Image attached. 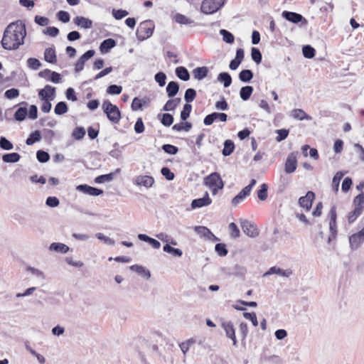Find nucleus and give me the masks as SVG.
<instances>
[{
  "label": "nucleus",
  "instance_id": "f257e3e1",
  "mask_svg": "<svg viewBox=\"0 0 364 364\" xmlns=\"http://www.w3.org/2000/svg\"><path fill=\"white\" fill-rule=\"evenodd\" d=\"M26 36V24L21 20L9 23L6 28L1 45L6 50H16L24 43Z\"/></svg>",
  "mask_w": 364,
  "mask_h": 364
},
{
  "label": "nucleus",
  "instance_id": "f03ea898",
  "mask_svg": "<svg viewBox=\"0 0 364 364\" xmlns=\"http://www.w3.org/2000/svg\"><path fill=\"white\" fill-rule=\"evenodd\" d=\"M102 109L107 115V119L114 124L119 122L121 119V112L119 108L113 105L109 100H106L103 102Z\"/></svg>",
  "mask_w": 364,
  "mask_h": 364
},
{
  "label": "nucleus",
  "instance_id": "7ed1b4c3",
  "mask_svg": "<svg viewBox=\"0 0 364 364\" xmlns=\"http://www.w3.org/2000/svg\"><path fill=\"white\" fill-rule=\"evenodd\" d=\"M154 23L152 21H144L139 25L136 36L139 41H143L151 37L154 30Z\"/></svg>",
  "mask_w": 364,
  "mask_h": 364
},
{
  "label": "nucleus",
  "instance_id": "20e7f679",
  "mask_svg": "<svg viewBox=\"0 0 364 364\" xmlns=\"http://www.w3.org/2000/svg\"><path fill=\"white\" fill-rule=\"evenodd\" d=\"M224 3L225 0H204L201 4V11L207 14H213L220 9Z\"/></svg>",
  "mask_w": 364,
  "mask_h": 364
},
{
  "label": "nucleus",
  "instance_id": "39448f33",
  "mask_svg": "<svg viewBox=\"0 0 364 364\" xmlns=\"http://www.w3.org/2000/svg\"><path fill=\"white\" fill-rule=\"evenodd\" d=\"M297 154L298 152L290 153L285 161L284 171L287 173L294 172L297 167Z\"/></svg>",
  "mask_w": 364,
  "mask_h": 364
},
{
  "label": "nucleus",
  "instance_id": "423d86ee",
  "mask_svg": "<svg viewBox=\"0 0 364 364\" xmlns=\"http://www.w3.org/2000/svg\"><path fill=\"white\" fill-rule=\"evenodd\" d=\"M38 76L53 83H60L61 81L60 74L55 71H51L49 69H45L40 71L38 73Z\"/></svg>",
  "mask_w": 364,
  "mask_h": 364
},
{
  "label": "nucleus",
  "instance_id": "0eeeda50",
  "mask_svg": "<svg viewBox=\"0 0 364 364\" xmlns=\"http://www.w3.org/2000/svg\"><path fill=\"white\" fill-rule=\"evenodd\" d=\"M205 184L209 188H213L218 186L219 188H223V182L220 176L217 172L212 173L205 178Z\"/></svg>",
  "mask_w": 364,
  "mask_h": 364
},
{
  "label": "nucleus",
  "instance_id": "6e6552de",
  "mask_svg": "<svg viewBox=\"0 0 364 364\" xmlns=\"http://www.w3.org/2000/svg\"><path fill=\"white\" fill-rule=\"evenodd\" d=\"M216 120L225 122L228 120V115L223 112H212L205 117L203 123L206 126H210Z\"/></svg>",
  "mask_w": 364,
  "mask_h": 364
},
{
  "label": "nucleus",
  "instance_id": "1a4fd4ad",
  "mask_svg": "<svg viewBox=\"0 0 364 364\" xmlns=\"http://www.w3.org/2000/svg\"><path fill=\"white\" fill-rule=\"evenodd\" d=\"M241 227L245 234L249 237H255L259 235L256 225L247 220H244L241 222Z\"/></svg>",
  "mask_w": 364,
  "mask_h": 364
},
{
  "label": "nucleus",
  "instance_id": "9d476101",
  "mask_svg": "<svg viewBox=\"0 0 364 364\" xmlns=\"http://www.w3.org/2000/svg\"><path fill=\"white\" fill-rule=\"evenodd\" d=\"M134 183L136 186H144L146 188L152 187L154 183V178L146 175H139L134 179Z\"/></svg>",
  "mask_w": 364,
  "mask_h": 364
},
{
  "label": "nucleus",
  "instance_id": "9b49d317",
  "mask_svg": "<svg viewBox=\"0 0 364 364\" xmlns=\"http://www.w3.org/2000/svg\"><path fill=\"white\" fill-rule=\"evenodd\" d=\"M95 52L94 50L86 51L76 62L75 65V70L77 73L82 71L84 68L85 63L87 60L92 58Z\"/></svg>",
  "mask_w": 364,
  "mask_h": 364
},
{
  "label": "nucleus",
  "instance_id": "f8f14e48",
  "mask_svg": "<svg viewBox=\"0 0 364 364\" xmlns=\"http://www.w3.org/2000/svg\"><path fill=\"white\" fill-rule=\"evenodd\" d=\"M55 87L47 85L39 91L38 96L42 100H53L55 95Z\"/></svg>",
  "mask_w": 364,
  "mask_h": 364
},
{
  "label": "nucleus",
  "instance_id": "ddd939ff",
  "mask_svg": "<svg viewBox=\"0 0 364 364\" xmlns=\"http://www.w3.org/2000/svg\"><path fill=\"white\" fill-rule=\"evenodd\" d=\"M76 189L83 193L97 196L103 193V191L97 188L92 187L87 184H81L76 187Z\"/></svg>",
  "mask_w": 364,
  "mask_h": 364
},
{
  "label": "nucleus",
  "instance_id": "4468645a",
  "mask_svg": "<svg viewBox=\"0 0 364 364\" xmlns=\"http://www.w3.org/2000/svg\"><path fill=\"white\" fill-rule=\"evenodd\" d=\"M315 198V194L312 191H308L304 196H301L299 199V203L301 207L306 208V210H309L311 208L313 200Z\"/></svg>",
  "mask_w": 364,
  "mask_h": 364
},
{
  "label": "nucleus",
  "instance_id": "2eb2a0df",
  "mask_svg": "<svg viewBox=\"0 0 364 364\" xmlns=\"http://www.w3.org/2000/svg\"><path fill=\"white\" fill-rule=\"evenodd\" d=\"M222 327L225 331L226 336L232 341L233 345L237 346V340L233 323L231 321H224Z\"/></svg>",
  "mask_w": 364,
  "mask_h": 364
},
{
  "label": "nucleus",
  "instance_id": "dca6fc26",
  "mask_svg": "<svg viewBox=\"0 0 364 364\" xmlns=\"http://www.w3.org/2000/svg\"><path fill=\"white\" fill-rule=\"evenodd\" d=\"M211 203L212 200L210 198L208 193L206 192L203 198L194 199L192 200L191 208L196 209L204 206H208L210 205Z\"/></svg>",
  "mask_w": 364,
  "mask_h": 364
},
{
  "label": "nucleus",
  "instance_id": "f3484780",
  "mask_svg": "<svg viewBox=\"0 0 364 364\" xmlns=\"http://www.w3.org/2000/svg\"><path fill=\"white\" fill-rule=\"evenodd\" d=\"M364 242V235L359 231L349 237V242L351 249L356 250L360 245Z\"/></svg>",
  "mask_w": 364,
  "mask_h": 364
},
{
  "label": "nucleus",
  "instance_id": "a211bd4d",
  "mask_svg": "<svg viewBox=\"0 0 364 364\" xmlns=\"http://www.w3.org/2000/svg\"><path fill=\"white\" fill-rule=\"evenodd\" d=\"M273 274H277L285 277H289L292 274V270L290 269H282L280 267H277L276 266L271 267L266 273H264V276L270 275Z\"/></svg>",
  "mask_w": 364,
  "mask_h": 364
},
{
  "label": "nucleus",
  "instance_id": "6ab92c4d",
  "mask_svg": "<svg viewBox=\"0 0 364 364\" xmlns=\"http://www.w3.org/2000/svg\"><path fill=\"white\" fill-rule=\"evenodd\" d=\"M329 215L331 217V220L329 222V229L331 231V233L332 234V236L333 237H336L337 230H336V207L333 206L331 208Z\"/></svg>",
  "mask_w": 364,
  "mask_h": 364
},
{
  "label": "nucleus",
  "instance_id": "aec40b11",
  "mask_svg": "<svg viewBox=\"0 0 364 364\" xmlns=\"http://www.w3.org/2000/svg\"><path fill=\"white\" fill-rule=\"evenodd\" d=\"M282 15L286 20L294 23H298L304 19L301 14L291 11H284Z\"/></svg>",
  "mask_w": 364,
  "mask_h": 364
},
{
  "label": "nucleus",
  "instance_id": "412c9836",
  "mask_svg": "<svg viewBox=\"0 0 364 364\" xmlns=\"http://www.w3.org/2000/svg\"><path fill=\"white\" fill-rule=\"evenodd\" d=\"M116 46V41L112 38H107L104 40L100 46V50L102 53H106L109 51L110 49Z\"/></svg>",
  "mask_w": 364,
  "mask_h": 364
},
{
  "label": "nucleus",
  "instance_id": "4be33fe9",
  "mask_svg": "<svg viewBox=\"0 0 364 364\" xmlns=\"http://www.w3.org/2000/svg\"><path fill=\"white\" fill-rule=\"evenodd\" d=\"M74 23L81 28H90L92 26V21L83 16H77L73 20Z\"/></svg>",
  "mask_w": 364,
  "mask_h": 364
},
{
  "label": "nucleus",
  "instance_id": "5701e85b",
  "mask_svg": "<svg viewBox=\"0 0 364 364\" xmlns=\"http://www.w3.org/2000/svg\"><path fill=\"white\" fill-rule=\"evenodd\" d=\"M137 237L141 241L148 242L154 249H159L161 247V243L158 240H156L145 234H141V233L139 234Z\"/></svg>",
  "mask_w": 364,
  "mask_h": 364
},
{
  "label": "nucleus",
  "instance_id": "b1692460",
  "mask_svg": "<svg viewBox=\"0 0 364 364\" xmlns=\"http://www.w3.org/2000/svg\"><path fill=\"white\" fill-rule=\"evenodd\" d=\"M166 93L168 97H173L179 91V84L175 81H171L166 87Z\"/></svg>",
  "mask_w": 364,
  "mask_h": 364
},
{
  "label": "nucleus",
  "instance_id": "393cba45",
  "mask_svg": "<svg viewBox=\"0 0 364 364\" xmlns=\"http://www.w3.org/2000/svg\"><path fill=\"white\" fill-rule=\"evenodd\" d=\"M291 116L298 120H311L312 117L307 114L303 109H294L291 111Z\"/></svg>",
  "mask_w": 364,
  "mask_h": 364
},
{
  "label": "nucleus",
  "instance_id": "a878e982",
  "mask_svg": "<svg viewBox=\"0 0 364 364\" xmlns=\"http://www.w3.org/2000/svg\"><path fill=\"white\" fill-rule=\"evenodd\" d=\"M192 73L194 78L201 80L208 75V69L205 66L198 67L193 70Z\"/></svg>",
  "mask_w": 364,
  "mask_h": 364
},
{
  "label": "nucleus",
  "instance_id": "bb28decb",
  "mask_svg": "<svg viewBox=\"0 0 364 364\" xmlns=\"http://www.w3.org/2000/svg\"><path fill=\"white\" fill-rule=\"evenodd\" d=\"M250 193L247 191V188H243L237 195H236L232 200V204L233 205H237L242 201H243Z\"/></svg>",
  "mask_w": 364,
  "mask_h": 364
},
{
  "label": "nucleus",
  "instance_id": "cd10ccee",
  "mask_svg": "<svg viewBox=\"0 0 364 364\" xmlns=\"http://www.w3.org/2000/svg\"><path fill=\"white\" fill-rule=\"evenodd\" d=\"M194 230L200 237L207 240L209 237H213V233L205 226H196Z\"/></svg>",
  "mask_w": 364,
  "mask_h": 364
},
{
  "label": "nucleus",
  "instance_id": "c85d7f7f",
  "mask_svg": "<svg viewBox=\"0 0 364 364\" xmlns=\"http://www.w3.org/2000/svg\"><path fill=\"white\" fill-rule=\"evenodd\" d=\"M44 60L50 63H55L56 62V54L54 48H46L44 52Z\"/></svg>",
  "mask_w": 364,
  "mask_h": 364
},
{
  "label": "nucleus",
  "instance_id": "c756f323",
  "mask_svg": "<svg viewBox=\"0 0 364 364\" xmlns=\"http://www.w3.org/2000/svg\"><path fill=\"white\" fill-rule=\"evenodd\" d=\"M175 73L176 76L183 81H188L190 79V74L185 67L180 66L176 68Z\"/></svg>",
  "mask_w": 364,
  "mask_h": 364
},
{
  "label": "nucleus",
  "instance_id": "7c9ffc66",
  "mask_svg": "<svg viewBox=\"0 0 364 364\" xmlns=\"http://www.w3.org/2000/svg\"><path fill=\"white\" fill-rule=\"evenodd\" d=\"M253 90L254 89L252 86L247 85L242 87L240 90V98L244 101H247V100L250 99V96L253 92Z\"/></svg>",
  "mask_w": 364,
  "mask_h": 364
},
{
  "label": "nucleus",
  "instance_id": "2f4dec72",
  "mask_svg": "<svg viewBox=\"0 0 364 364\" xmlns=\"http://www.w3.org/2000/svg\"><path fill=\"white\" fill-rule=\"evenodd\" d=\"M21 159V156L16 152L5 154L2 156V160L5 163H16Z\"/></svg>",
  "mask_w": 364,
  "mask_h": 364
},
{
  "label": "nucleus",
  "instance_id": "473e14b6",
  "mask_svg": "<svg viewBox=\"0 0 364 364\" xmlns=\"http://www.w3.org/2000/svg\"><path fill=\"white\" fill-rule=\"evenodd\" d=\"M218 80L223 83L225 87H228L232 83V77L228 73L223 72L218 75Z\"/></svg>",
  "mask_w": 364,
  "mask_h": 364
},
{
  "label": "nucleus",
  "instance_id": "72a5a7b5",
  "mask_svg": "<svg viewBox=\"0 0 364 364\" xmlns=\"http://www.w3.org/2000/svg\"><path fill=\"white\" fill-rule=\"evenodd\" d=\"M235 149V144L230 139H227L224 142V147L222 151V154L225 156H230Z\"/></svg>",
  "mask_w": 364,
  "mask_h": 364
},
{
  "label": "nucleus",
  "instance_id": "f704fd0d",
  "mask_svg": "<svg viewBox=\"0 0 364 364\" xmlns=\"http://www.w3.org/2000/svg\"><path fill=\"white\" fill-rule=\"evenodd\" d=\"M130 269L133 271H135L139 274L146 277L147 279L150 278L151 273L149 270L146 269L145 267L138 265V264H134L130 267Z\"/></svg>",
  "mask_w": 364,
  "mask_h": 364
},
{
  "label": "nucleus",
  "instance_id": "c9c22d12",
  "mask_svg": "<svg viewBox=\"0 0 364 364\" xmlns=\"http://www.w3.org/2000/svg\"><path fill=\"white\" fill-rule=\"evenodd\" d=\"M50 250L61 253H66L69 250V247L60 242H53L50 245Z\"/></svg>",
  "mask_w": 364,
  "mask_h": 364
},
{
  "label": "nucleus",
  "instance_id": "e433bc0d",
  "mask_svg": "<svg viewBox=\"0 0 364 364\" xmlns=\"http://www.w3.org/2000/svg\"><path fill=\"white\" fill-rule=\"evenodd\" d=\"M239 79L243 82H248L253 78V73L251 70H242L239 73Z\"/></svg>",
  "mask_w": 364,
  "mask_h": 364
},
{
  "label": "nucleus",
  "instance_id": "4c0bfd02",
  "mask_svg": "<svg viewBox=\"0 0 364 364\" xmlns=\"http://www.w3.org/2000/svg\"><path fill=\"white\" fill-rule=\"evenodd\" d=\"M41 134L40 131L36 130L32 132L26 141V144L28 146L33 145L34 143L41 141Z\"/></svg>",
  "mask_w": 364,
  "mask_h": 364
},
{
  "label": "nucleus",
  "instance_id": "58836bf2",
  "mask_svg": "<svg viewBox=\"0 0 364 364\" xmlns=\"http://www.w3.org/2000/svg\"><path fill=\"white\" fill-rule=\"evenodd\" d=\"M174 20L176 23L183 25H191L192 23H194L193 20L188 18L187 16L181 14H176L174 16Z\"/></svg>",
  "mask_w": 364,
  "mask_h": 364
},
{
  "label": "nucleus",
  "instance_id": "ea45409f",
  "mask_svg": "<svg viewBox=\"0 0 364 364\" xmlns=\"http://www.w3.org/2000/svg\"><path fill=\"white\" fill-rule=\"evenodd\" d=\"M163 250L166 252V253H169L175 257H181L182 255H183V252L181 249H178V248H174L173 247H171L169 244H166L164 247H163Z\"/></svg>",
  "mask_w": 364,
  "mask_h": 364
},
{
  "label": "nucleus",
  "instance_id": "a19ab883",
  "mask_svg": "<svg viewBox=\"0 0 364 364\" xmlns=\"http://www.w3.org/2000/svg\"><path fill=\"white\" fill-rule=\"evenodd\" d=\"M344 173L341 171H338L333 176L332 180V188L333 191L337 193L338 191L340 181L342 179Z\"/></svg>",
  "mask_w": 364,
  "mask_h": 364
},
{
  "label": "nucleus",
  "instance_id": "79ce46f5",
  "mask_svg": "<svg viewBox=\"0 0 364 364\" xmlns=\"http://www.w3.org/2000/svg\"><path fill=\"white\" fill-rule=\"evenodd\" d=\"M68 110L67 104L65 102H59L54 108V112L57 115H62Z\"/></svg>",
  "mask_w": 364,
  "mask_h": 364
},
{
  "label": "nucleus",
  "instance_id": "37998d69",
  "mask_svg": "<svg viewBox=\"0 0 364 364\" xmlns=\"http://www.w3.org/2000/svg\"><path fill=\"white\" fill-rule=\"evenodd\" d=\"M220 34L223 36V41L227 43H232L235 41V37L230 31L225 29H220Z\"/></svg>",
  "mask_w": 364,
  "mask_h": 364
},
{
  "label": "nucleus",
  "instance_id": "c03bdc74",
  "mask_svg": "<svg viewBox=\"0 0 364 364\" xmlns=\"http://www.w3.org/2000/svg\"><path fill=\"white\" fill-rule=\"evenodd\" d=\"M192 127V124L191 123L188 122H181V123H178V124H176L173 126L172 129L173 130H176L177 132H181L182 130H184L186 132H188Z\"/></svg>",
  "mask_w": 364,
  "mask_h": 364
},
{
  "label": "nucleus",
  "instance_id": "a18cd8bd",
  "mask_svg": "<svg viewBox=\"0 0 364 364\" xmlns=\"http://www.w3.org/2000/svg\"><path fill=\"white\" fill-rule=\"evenodd\" d=\"M146 100L144 99H139L138 97H134L132 102V109L133 111H136L139 109H141L144 105H145Z\"/></svg>",
  "mask_w": 364,
  "mask_h": 364
},
{
  "label": "nucleus",
  "instance_id": "49530a36",
  "mask_svg": "<svg viewBox=\"0 0 364 364\" xmlns=\"http://www.w3.org/2000/svg\"><path fill=\"white\" fill-rule=\"evenodd\" d=\"M28 113L26 107H19L14 114V118L16 121H23L25 119Z\"/></svg>",
  "mask_w": 364,
  "mask_h": 364
},
{
  "label": "nucleus",
  "instance_id": "de8ad7c7",
  "mask_svg": "<svg viewBox=\"0 0 364 364\" xmlns=\"http://www.w3.org/2000/svg\"><path fill=\"white\" fill-rule=\"evenodd\" d=\"M114 174L113 173L100 175L95 178L96 183H102L105 182H109L113 180Z\"/></svg>",
  "mask_w": 364,
  "mask_h": 364
},
{
  "label": "nucleus",
  "instance_id": "09e8293b",
  "mask_svg": "<svg viewBox=\"0 0 364 364\" xmlns=\"http://www.w3.org/2000/svg\"><path fill=\"white\" fill-rule=\"evenodd\" d=\"M251 57L252 60L257 64H259L262 61V53L260 50L255 47H253L251 49Z\"/></svg>",
  "mask_w": 364,
  "mask_h": 364
},
{
  "label": "nucleus",
  "instance_id": "8fccbe9b",
  "mask_svg": "<svg viewBox=\"0 0 364 364\" xmlns=\"http://www.w3.org/2000/svg\"><path fill=\"white\" fill-rule=\"evenodd\" d=\"M363 207L355 208L354 210L348 214V222L350 223H353L356 218L362 213Z\"/></svg>",
  "mask_w": 364,
  "mask_h": 364
},
{
  "label": "nucleus",
  "instance_id": "3c124183",
  "mask_svg": "<svg viewBox=\"0 0 364 364\" xmlns=\"http://www.w3.org/2000/svg\"><path fill=\"white\" fill-rule=\"evenodd\" d=\"M196 97V91L193 88H188L186 90L184 99L186 103L189 104L193 102Z\"/></svg>",
  "mask_w": 364,
  "mask_h": 364
},
{
  "label": "nucleus",
  "instance_id": "603ef678",
  "mask_svg": "<svg viewBox=\"0 0 364 364\" xmlns=\"http://www.w3.org/2000/svg\"><path fill=\"white\" fill-rule=\"evenodd\" d=\"M161 124L165 127H170L173 122V117L168 113H165L161 115Z\"/></svg>",
  "mask_w": 364,
  "mask_h": 364
},
{
  "label": "nucleus",
  "instance_id": "864d4df0",
  "mask_svg": "<svg viewBox=\"0 0 364 364\" xmlns=\"http://www.w3.org/2000/svg\"><path fill=\"white\" fill-rule=\"evenodd\" d=\"M303 55L306 58H312L315 55V49L309 45L304 46L302 48Z\"/></svg>",
  "mask_w": 364,
  "mask_h": 364
},
{
  "label": "nucleus",
  "instance_id": "5fc2aeb1",
  "mask_svg": "<svg viewBox=\"0 0 364 364\" xmlns=\"http://www.w3.org/2000/svg\"><path fill=\"white\" fill-rule=\"evenodd\" d=\"M27 65L31 69L36 70L41 66V63L37 58H30L27 60Z\"/></svg>",
  "mask_w": 364,
  "mask_h": 364
},
{
  "label": "nucleus",
  "instance_id": "6e6d98bb",
  "mask_svg": "<svg viewBox=\"0 0 364 364\" xmlns=\"http://www.w3.org/2000/svg\"><path fill=\"white\" fill-rule=\"evenodd\" d=\"M36 158L39 162L46 163L50 159V155L45 151L38 150L36 152Z\"/></svg>",
  "mask_w": 364,
  "mask_h": 364
},
{
  "label": "nucleus",
  "instance_id": "4d7b16f0",
  "mask_svg": "<svg viewBox=\"0 0 364 364\" xmlns=\"http://www.w3.org/2000/svg\"><path fill=\"white\" fill-rule=\"evenodd\" d=\"M0 147L4 150H11L14 148L13 144L9 141L6 137H0Z\"/></svg>",
  "mask_w": 364,
  "mask_h": 364
},
{
  "label": "nucleus",
  "instance_id": "13d9d810",
  "mask_svg": "<svg viewBox=\"0 0 364 364\" xmlns=\"http://www.w3.org/2000/svg\"><path fill=\"white\" fill-rule=\"evenodd\" d=\"M268 186L266 183H263L260 186V189L257 191V197L261 200H264L267 198Z\"/></svg>",
  "mask_w": 364,
  "mask_h": 364
},
{
  "label": "nucleus",
  "instance_id": "bf43d9fd",
  "mask_svg": "<svg viewBox=\"0 0 364 364\" xmlns=\"http://www.w3.org/2000/svg\"><path fill=\"white\" fill-rule=\"evenodd\" d=\"M191 109V105L188 103L184 105L183 110L181 112V118L182 120L185 121L189 117Z\"/></svg>",
  "mask_w": 364,
  "mask_h": 364
},
{
  "label": "nucleus",
  "instance_id": "052dcab7",
  "mask_svg": "<svg viewBox=\"0 0 364 364\" xmlns=\"http://www.w3.org/2000/svg\"><path fill=\"white\" fill-rule=\"evenodd\" d=\"M161 148L164 152H166V154H168L174 155V154H176L178 151V147L176 146H173L172 144H164Z\"/></svg>",
  "mask_w": 364,
  "mask_h": 364
},
{
  "label": "nucleus",
  "instance_id": "680f3d73",
  "mask_svg": "<svg viewBox=\"0 0 364 364\" xmlns=\"http://www.w3.org/2000/svg\"><path fill=\"white\" fill-rule=\"evenodd\" d=\"M85 135V130L83 127H76L72 134L73 138L76 140L82 139Z\"/></svg>",
  "mask_w": 364,
  "mask_h": 364
},
{
  "label": "nucleus",
  "instance_id": "e2e57ef3",
  "mask_svg": "<svg viewBox=\"0 0 364 364\" xmlns=\"http://www.w3.org/2000/svg\"><path fill=\"white\" fill-rule=\"evenodd\" d=\"M154 79L160 87H163L166 84V75L163 72H159L155 75Z\"/></svg>",
  "mask_w": 364,
  "mask_h": 364
},
{
  "label": "nucleus",
  "instance_id": "0e129e2a",
  "mask_svg": "<svg viewBox=\"0 0 364 364\" xmlns=\"http://www.w3.org/2000/svg\"><path fill=\"white\" fill-rule=\"evenodd\" d=\"M122 91V86L117 85H109L107 89V92L109 95H119Z\"/></svg>",
  "mask_w": 364,
  "mask_h": 364
},
{
  "label": "nucleus",
  "instance_id": "69168bd1",
  "mask_svg": "<svg viewBox=\"0 0 364 364\" xmlns=\"http://www.w3.org/2000/svg\"><path fill=\"white\" fill-rule=\"evenodd\" d=\"M215 250L220 256L222 257L225 256L228 254L226 246L223 243L216 244L215 246Z\"/></svg>",
  "mask_w": 364,
  "mask_h": 364
},
{
  "label": "nucleus",
  "instance_id": "338daca9",
  "mask_svg": "<svg viewBox=\"0 0 364 364\" xmlns=\"http://www.w3.org/2000/svg\"><path fill=\"white\" fill-rule=\"evenodd\" d=\"M57 17L59 21L63 23H68L70 21V16L68 12L65 11H60L57 14Z\"/></svg>",
  "mask_w": 364,
  "mask_h": 364
},
{
  "label": "nucleus",
  "instance_id": "774afa93",
  "mask_svg": "<svg viewBox=\"0 0 364 364\" xmlns=\"http://www.w3.org/2000/svg\"><path fill=\"white\" fill-rule=\"evenodd\" d=\"M215 107L218 110L226 111L229 109V105L224 97L221 100L216 102Z\"/></svg>",
  "mask_w": 364,
  "mask_h": 364
}]
</instances>
